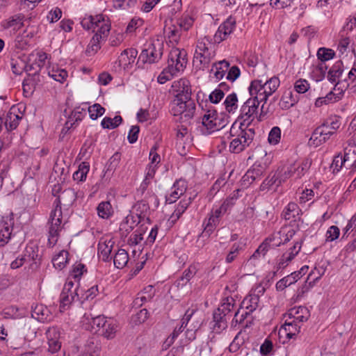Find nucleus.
<instances>
[{
  "label": "nucleus",
  "instance_id": "f257e3e1",
  "mask_svg": "<svg viewBox=\"0 0 356 356\" xmlns=\"http://www.w3.org/2000/svg\"><path fill=\"white\" fill-rule=\"evenodd\" d=\"M76 200V193L72 188L64 190L56 199L54 209L50 213L48 232V245L54 247L58 239L60 232L67 222V213H63L61 205L70 207Z\"/></svg>",
  "mask_w": 356,
  "mask_h": 356
},
{
  "label": "nucleus",
  "instance_id": "f03ea898",
  "mask_svg": "<svg viewBox=\"0 0 356 356\" xmlns=\"http://www.w3.org/2000/svg\"><path fill=\"white\" fill-rule=\"evenodd\" d=\"M186 56L185 50L172 49L168 56V67L159 75L158 82L161 84L165 83L179 72L184 71L187 64Z\"/></svg>",
  "mask_w": 356,
  "mask_h": 356
},
{
  "label": "nucleus",
  "instance_id": "7ed1b4c3",
  "mask_svg": "<svg viewBox=\"0 0 356 356\" xmlns=\"http://www.w3.org/2000/svg\"><path fill=\"white\" fill-rule=\"evenodd\" d=\"M237 122H234L229 131L230 138L229 151L238 154L248 147L253 140L255 135L254 129L240 128L236 127Z\"/></svg>",
  "mask_w": 356,
  "mask_h": 356
},
{
  "label": "nucleus",
  "instance_id": "20e7f679",
  "mask_svg": "<svg viewBox=\"0 0 356 356\" xmlns=\"http://www.w3.org/2000/svg\"><path fill=\"white\" fill-rule=\"evenodd\" d=\"M259 106V103L257 102V100L251 97L242 105L239 119L236 121L237 122H239L238 126L240 128L250 129L249 126L255 118H257L259 121L264 120L268 111L265 109L264 104H263L261 106L260 113L258 115Z\"/></svg>",
  "mask_w": 356,
  "mask_h": 356
},
{
  "label": "nucleus",
  "instance_id": "39448f33",
  "mask_svg": "<svg viewBox=\"0 0 356 356\" xmlns=\"http://www.w3.org/2000/svg\"><path fill=\"white\" fill-rule=\"evenodd\" d=\"M214 56L215 51L209 40L207 38L199 40L193 57V63L197 67L202 70L209 67Z\"/></svg>",
  "mask_w": 356,
  "mask_h": 356
},
{
  "label": "nucleus",
  "instance_id": "423d86ee",
  "mask_svg": "<svg viewBox=\"0 0 356 356\" xmlns=\"http://www.w3.org/2000/svg\"><path fill=\"white\" fill-rule=\"evenodd\" d=\"M170 112L174 116H179L182 122H189L194 116L195 104L191 98L174 97L170 103Z\"/></svg>",
  "mask_w": 356,
  "mask_h": 356
},
{
  "label": "nucleus",
  "instance_id": "0eeeda50",
  "mask_svg": "<svg viewBox=\"0 0 356 356\" xmlns=\"http://www.w3.org/2000/svg\"><path fill=\"white\" fill-rule=\"evenodd\" d=\"M226 123L227 120L219 116L216 110L209 109L202 116V131L205 134H209L224 128Z\"/></svg>",
  "mask_w": 356,
  "mask_h": 356
},
{
  "label": "nucleus",
  "instance_id": "6e6552de",
  "mask_svg": "<svg viewBox=\"0 0 356 356\" xmlns=\"http://www.w3.org/2000/svg\"><path fill=\"white\" fill-rule=\"evenodd\" d=\"M310 167L308 160L302 162H294L289 165L283 166L280 170L281 181H286L290 177L301 178Z\"/></svg>",
  "mask_w": 356,
  "mask_h": 356
},
{
  "label": "nucleus",
  "instance_id": "1a4fd4ad",
  "mask_svg": "<svg viewBox=\"0 0 356 356\" xmlns=\"http://www.w3.org/2000/svg\"><path fill=\"white\" fill-rule=\"evenodd\" d=\"M78 284L75 286L73 281L68 280L65 284L60 297V312H64L74 301L79 300V291Z\"/></svg>",
  "mask_w": 356,
  "mask_h": 356
},
{
  "label": "nucleus",
  "instance_id": "9d476101",
  "mask_svg": "<svg viewBox=\"0 0 356 356\" xmlns=\"http://www.w3.org/2000/svg\"><path fill=\"white\" fill-rule=\"evenodd\" d=\"M355 158L356 145L349 143L348 146L344 147L343 154H339L334 157L330 168L334 173L338 172L343 167L347 168V163L354 161Z\"/></svg>",
  "mask_w": 356,
  "mask_h": 356
},
{
  "label": "nucleus",
  "instance_id": "9b49d317",
  "mask_svg": "<svg viewBox=\"0 0 356 356\" xmlns=\"http://www.w3.org/2000/svg\"><path fill=\"white\" fill-rule=\"evenodd\" d=\"M163 45L159 40L149 43L141 51L138 60L143 63H154L158 62L163 54Z\"/></svg>",
  "mask_w": 356,
  "mask_h": 356
},
{
  "label": "nucleus",
  "instance_id": "f8f14e48",
  "mask_svg": "<svg viewBox=\"0 0 356 356\" xmlns=\"http://www.w3.org/2000/svg\"><path fill=\"white\" fill-rule=\"evenodd\" d=\"M259 301V297L258 295L250 294L247 296L241 304V307L242 309L245 308L247 311L239 316L240 311L238 310L234 314L232 325L236 326L238 323H242L248 314L252 313L257 308Z\"/></svg>",
  "mask_w": 356,
  "mask_h": 356
},
{
  "label": "nucleus",
  "instance_id": "ddd939ff",
  "mask_svg": "<svg viewBox=\"0 0 356 356\" xmlns=\"http://www.w3.org/2000/svg\"><path fill=\"white\" fill-rule=\"evenodd\" d=\"M14 224L13 214L2 216L0 220V247L8 243L10 238L13 226Z\"/></svg>",
  "mask_w": 356,
  "mask_h": 356
},
{
  "label": "nucleus",
  "instance_id": "4468645a",
  "mask_svg": "<svg viewBox=\"0 0 356 356\" xmlns=\"http://www.w3.org/2000/svg\"><path fill=\"white\" fill-rule=\"evenodd\" d=\"M81 24L84 29L95 31L96 29L98 30L101 26H104V24H111L107 17L99 14L95 16L88 15L84 17L81 22Z\"/></svg>",
  "mask_w": 356,
  "mask_h": 356
},
{
  "label": "nucleus",
  "instance_id": "2eb2a0df",
  "mask_svg": "<svg viewBox=\"0 0 356 356\" xmlns=\"http://www.w3.org/2000/svg\"><path fill=\"white\" fill-rule=\"evenodd\" d=\"M236 28V20L229 17L223 23H222L216 32L213 39L216 43H220L226 40L228 36L233 33Z\"/></svg>",
  "mask_w": 356,
  "mask_h": 356
},
{
  "label": "nucleus",
  "instance_id": "dca6fc26",
  "mask_svg": "<svg viewBox=\"0 0 356 356\" xmlns=\"http://www.w3.org/2000/svg\"><path fill=\"white\" fill-rule=\"evenodd\" d=\"M332 134H334V131H330L329 126L323 124L314 131L309 143L311 145L318 147L329 139Z\"/></svg>",
  "mask_w": 356,
  "mask_h": 356
},
{
  "label": "nucleus",
  "instance_id": "f3484780",
  "mask_svg": "<svg viewBox=\"0 0 356 356\" xmlns=\"http://www.w3.org/2000/svg\"><path fill=\"white\" fill-rule=\"evenodd\" d=\"M106 322V318L103 316L92 317L90 314H85L82 318L86 329L94 332L100 331Z\"/></svg>",
  "mask_w": 356,
  "mask_h": 356
},
{
  "label": "nucleus",
  "instance_id": "a211bd4d",
  "mask_svg": "<svg viewBox=\"0 0 356 356\" xmlns=\"http://www.w3.org/2000/svg\"><path fill=\"white\" fill-rule=\"evenodd\" d=\"M111 24H104V26L97 30V33L93 35L88 47V51L97 52L100 49L99 43L104 40L110 31Z\"/></svg>",
  "mask_w": 356,
  "mask_h": 356
},
{
  "label": "nucleus",
  "instance_id": "6ab92c4d",
  "mask_svg": "<svg viewBox=\"0 0 356 356\" xmlns=\"http://www.w3.org/2000/svg\"><path fill=\"white\" fill-rule=\"evenodd\" d=\"M23 113L17 106H12L7 113L6 120H3L4 125L8 131L15 129L19 125V120L22 118Z\"/></svg>",
  "mask_w": 356,
  "mask_h": 356
},
{
  "label": "nucleus",
  "instance_id": "aec40b11",
  "mask_svg": "<svg viewBox=\"0 0 356 356\" xmlns=\"http://www.w3.org/2000/svg\"><path fill=\"white\" fill-rule=\"evenodd\" d=\"M46 335L48 343V351L51 353L58 352L61 348V342L60 341V331L56 327H49Z\"/></svg>",
  "mask_w": 356,
  "mask_h": 356
},
{
  "label": "nucleus",
  "instance_id": "412c9836",
  "mask_svg": "<svg viewBox=\"0 0 356 356\" xmlns=\"http://www.w3.org/2000/svg\"><path fill=\"white\" fill-rule=\"evenodd\" d=\"M114 241L112 239L102 238L98 243V257L105 262L111 261L112 257L111 253L114 245Z\"/></svg>",
  "mask_w": 356,
  "mask_h": 356
},
{
  "label": "nucleus",
  "instance_id": "4be33fe9",
  "mask_svg": "<svg viewBox=\"0 0 356 356\" xmlns=\"http://www.w3.org/2000/svg\"><path fill=\"white\" fill-rule=\"evenodd\" d=\"M172 88L177 94L175 97L191 98V89L190 82L186 79H181L172 83Z\"/></svg>",
  "mask_w": 356,
  "mask_h": 356
},
{
  "label": "nucleus",
  "instance_id": "5701e85b",
  "mask_svg": "<svg viewBox=\"0 0 356 356\" xmlns=\"http://www.w3.org/2000/svg\"><path fill=\"white\" fill-rule=\"evenodd\" d=\"M187 189V183L184 179H179L173 184L171 191L166 196V202L169 204L175 202Z\"/></svg>",
  "mask_w": 356,
  "mask_h": 356
},
{
  "label": "nucleus",
  "instance_id": "b1692460",
  "mask_svg": "<svg viewBox=\"0 0 356 356\" xmlns=\"http://www.w3.org/2000/svg\"><path fill=\"white\" fill-rule=\"evenodd\" d=\"M310 316L309 311L305 307H293L289 310L284 315V318H288L298 323H302L308 320Z\"/></svg>",
  "mask_w": 356,
  "mask_h": 356
},
{
  "label": "nucleus",
  "instance_id": "393cba45",
  "mask_svg": "<svg viewBox=\"0 0 356 356\" xmlns=\"http://www.w3.org/2000/svg\"><path fill=\"white\" fill-rule=\"evenodd\" d=\"M249 93L251 98L257 100V102H264L265 104L267 102V97H264L265 92L263 88V82L261 80H254L251 81L248 88Z\"/></svg>",
  "mask_w": 356,
  "mask_h": 356
},
{
  "label": "nucleus",
  "instance_id": "a878e982",
  "mask_svg": "<svg viewBox=\"0 0 356 356\" xmlns=\"http://www.w3.org/2000/svg\"><path fill=\"white\" fill-rule=\"evenodd\" d=\"M266 168V167L264 164L255 163L243 177V181H248L249 184H251L254 181L260 179L265 172Z\"/></svg>",
  "mask_w": 356,
  "mask_h": 356
},
{
  "label": "nucleus",
  "instance_id": "bb28decb",
  "mask_svg": "<svg viewBox=\"0 0 356 356\" xmlns=\"http://www.w3.org/2000/svg\"><path fill=\"white\" fill-rule=\"evenodd\" d=\"M285 323L280 329V334H284L289 339L296 336L300 330L302 324L285 318Z\"/></svg>",
  "mask_w": 356,
  "mask_h": 356
},
{
  "label": "nucleus",
  "instance_id": "cd10ccee",
  "mask_svg": "<svg viewBox=\"0 0 356 356\" xmlns=\"http://www.w3.org/2000/svg\"><path fill=\"white\" fill-rule=\"evenodd\" d=\"M31 316L43 323L50 321L53 318L49 309L42 304L32 307Z\"/></svg>",
  "mask_w": 356,
  "mask_h": 356
},
{
  "label": "nucleus",
  "instance_id": "c85d7f7f",
  "mask_svg": "<svg viewBox=\"0 0 356 356\" xmlns=\"http://www.w3.org/2000/svg\"><path fill=\"white\" fill-rule=\"evenodd\" d=\"M24 15L22 13L16 14L1 22V26L5 29H12L18 31L24 26Z\"/></svg>",
  "mask_w": 356,
  "mask_h": 356
},
{
  "label": "nucleus",
  "instance_id": "c756f323",
  "mask_svg": "<svg viewBox=\"0 0 356 356\" xmlns=\"http://www.w3.org/2000/svg\"><path fill=\"white\" fill-rule=\"evenodd\" d=\"M295 234L293 229L282 228L280 232L273 236V246H280L289 241Z\"/></svg>",
  "mask_w": 356,
  "mask_h": 356
},
{
  "label": "nucleus",
  "instance_id": "7c9ffc66",
  "mask_svg": "<svg viewBox=\"0 0 356 356\" xmlns=\"http://www.w3.org/2000/svg\"><path fill=\"white\" fill-rule=\"evenodd\" d=\"M301 248V245L296 243L287 252L284 253L280 260V268L286 267L289 263L298 254Z\"/></svg>",
  "mask_w": 356,
  "mask_h": 356
},
{
  "label": "nucleus",
  "instance_id": "2f4dec72",
  "mask_svg": "<svg viewBox=\"0 0 356 356\" xmlns=\"http://www.w3.org/2000/svg\"><path fill=\"white\" fill-rule=\"evenodd\" d=\"M21 332L25 340L30 341L36 337L37 327L32 321L26 320L21 327Z\"/></svg>",
  "mask_w": 356,
  "mask_h": 356
},
{
  "label": "nucleus",
  "instance_id": "473e14b6",
  "mask_svg": "<svg viewBox=\"0 0 356 356\" xmlns=\"http://www.w3.org/2000/svg\"><path fill=\"white\" fill-rule=\"evenodd\" d=\"M343 65L341 61L336 62L330 69L327 73V79L332 83L337 85L339 82V78L343 72Z\"/></svg>",
  "mask_w": 356,
  "mask_h": 356
},
{
  "label": "nucleus",
  "instance_id": "72a5a7b5",
  "mask_svg": "<svg viewBox=\"0 0 356 356\" xmlns=\"http://www.w3.org/2000/svg\"><path fill=\"white\" fill-rule=\"evenodd\" d=\"M138 51L136 49L131 48L124 50L118 58L120 65L126 67L135 61Z\"/></svg>",
  "mask_w": 356,
  "mask_h": 356
},
{
  "label": "nucleus",
  "instance_id": "f704fd0d",
  "mask_svg": "<svg viewBox=\"0 0 356 356\" xmlns=\"http://www.w3.org/2000/svg\"><path fill=\"white\" fill-rule=\"evenodd\" d=\"M229 67V63L222 60L213 65L211 69V73H213L217 79H221L224 77Z\"/></svg>",
  "mask_w": 356,
  "mask_h": 356
},
{
  "label": "nucleus",
  "instance_id": "c9c22d12",
  "mask_svg": "<svg viewBox=\"0 0 356 356\" xmlns=\"http://www.w3.org/2000/svg\"><path fill=\"white\" fill-rule=\"evenodd\" d=\"M118 330V324L116 321L106 318V322L102 328V334L106 339H113Z\"/></svg>",
  "mask_w": 356,
  "mask_h": 356
},
{
  "label": "nucleus",
  "instance_id": "e433bc0d",
  "mask_svg": "<svg viewBox=\"0 0 356 356\" xmlns=\"http://www.w3.org/2000/svg\"><path fill=\"white\" fill-rule=\"evenodd\" d=\"M114 266L119 269H122L127 266L129 261L128 253L123 249H118L113 258Z\"/></svg>",
  "mask_w": 356,
  "mask_h": 356
},
{
  "label": "nucleus",
  "instance_id": "4c0bfd02",
  "mask_svg": "<svg viewBox=\"0 0 356 356\" xmlns=\"http://www.w3.org/2000/svg\"><path fill=\"white\" fill-rule=\"evenodd\" d=\"M97 211L99 217L103 219H108L114 212L113 207L108 201L100 202L97 207Z\"/></svg>",
  "mask_w": 356,
  "mask_h": 356
},
{
  "label": "nucleus",
  "instance_id": "58836bf2",
  "mask_svg": "<svg viewBox=\"0 0 356 356\" xmlns=\"http://www.w3.org/2000/svg\"><path fill=\"white\" fill-rule=\"evenodd\" d=\"M136 225V223L134 220V216H127L120 225V232L122 236L127 237V235L134 229Z\"/></svg>",
  "mask_w": 356,
  "mask_h": 356
},
{
  "label": "nucleus",
  "instance_id": "ea45409f",
  "mask_svg": "<svg viewBox=\"0 0 356 356\" xmlns=\"http://www.w3.org/2000/svg\"><path fill=\"white\" fill-rule=\"evenodd\" d=\"M298 102L296 96H294L290 90H286L280 102V106L284 109H288Z\"/></svg>",
  "mask_w": 356,
  "mask_h": 356
},
{
  "label": "nucleus",
  "instance_id": "a19ab883",
  "mask_svg": "<svg viewBox=\"0 0 356 356\" xmlns=\"http://www.w3.org/2000/svg\"><path fill=\"white\" fill-rule=\"evenodd\" d=\"M47 74L53 79L60 83L64 82L68 76L65 70L54 66L47 69Z\"/></svg>",
  "mask_w": 356,
  "mask_h": 356
},
{
  "label": "nucleus",
  "instance_id": "79ce46f5",
  "mask_svg": "<svg viewBox=\"0 0 356 356\" xmlns=\"http://www.w3.org/2000/svg\"><path fill=\"white\" fill-rule=\"evenodd\" d=\"M197 272V268L195 265L189 266V267L184 271L182 276L179 280H177L178 286L185 285L195 276Z\"/></svg>",
  "mask_w": 356,
  "mask_h": 356
},
{
  "label": "nucleus",
  "instance_id": "37998d69",
  "mask_svg": "<svg viewBox=\"0 0 356 356\" xmlns=\"http://www.w3.org/2000/svg\"><path fill=\"white\" fill-rule=\"evenodd\" d=\"M194 197H188V198L182 199L177 205V207L175 210L171 218H175V220L178 219L181 216V214L186 211V209L190 205Z\"/></svg>",
  "mask_w": 356,
  "mask_h": 356
},
{
  "label": "nucleus",
  "instance_id": "c03bdc74",
  "mask_svg": "<svg viewBox=\"0 0 356 356\" xmlns=\"http://www.w3.org/2000/svg\"><path fill=\"white\" fill-rule=\"evenodd\" d=\"M193 314V309H188L186 312L184 316L181 320V325L179 327H176L170 336L173 337V339H175V340L179 336V334L183 331L184 327H185L187 325L188 321H190Z\"/></svg>",
  "mask_w": 356,
  "mask_h": 356
},
{
  "label": "nucleus",
  "instance_id": "a18cd8bd",
  "mask_svg": "<svg viewBox=\"0 0 356 356\" xmlns=\"http://www.w3.org/2000/svg\"><path fill=\"white\" fill-rule=\"evenodd\" d=\"M122 121V118L120 115H116L113 118L105 117L101 122V125L104 129H113L118 127Z\"/></svg>",
  "mask_w": 356,
  "mask_h": 356
},
{
  "label": "nucleus",
  "instance_id": "49530a36",
  "mask_svg": "<svg viewBox=\"0 0 356 356\" xmlns=\"http://www.w3.org/2000/svg\"><path fill=\"white\" fill-rule=\"evenodd\" d=\"M300 209L297 204L289 202L282 212V216L285 220H289L296 218L299 215Z\"/></svg>",
  "mask_w": 356,
  "mask_h": 356
},
{
  "label": "nucleus",
  "instance_id": "de8ad7c7",
  "mask_svg": "<svg viewBox=\"0 0 356 356\" xmlns=\"http://www.w3.org/2000/svg\"><path fill=\"white\" fill-rule=\"evenodd\" d=\"M68 252L65 250H61L56 254L52 260L53 265L55 268L62 269L67 262Z\"/></svg>",
  "mask_w": 356,
  "mask_h": 356
},
{
  "label": "nucleus",
  "instance_id": "09e8293b",
  "mask_svg": "<svg viewBox=\"0 0 356 356\" xmlns=\"http://www.w3.org/2000/svg\"><path fill=\"white\" fill-rule=\"evenodd\" d=\"M224 105L225 109L229 113H234L238 108V98L235 93H232L227 96Z\"/></svg>",
  "mask_w": 356,
  "mask_h": 356
},
{
  "label": "nucleus",
  "instance_id": "8fccbe9b",
  "mask_svg": "<svg viewBox=\"0 0 356 356\" xmlns=\"http://www.w3.org/2000/svg\"><path fill=\"white\" fill-rule=\"evenodd\" d=\"M181 31L179 29V28L175 24L169 26L167 29L165 30V32L167 34L170 42L172 43L178 42L181 36Z\"/></svg>",
  "mask_w": 356,
  "mask_h": 356
},
{
  "label": "nucleus",
  "instance_id": "3c124183",
  "mask_svg": "<svg viewBox=\"0 0 356 356\" xmlns=\"http://www.w3.org/2000/svg\"><path fill=\"white\" fill-rule=\"evenodd\" d=\"M298 280V277L293 275V273L291 275L284 277V278L279 280L276 284V289L278 291H282L287 286L296 282Z\"/></svg>",
  "mask_w": 356,
  "mask_h": 356
},
{
  "label": "nucleus",
  "instance_id": "603ef678",
  "mask_svg": "<svg viewBox=\"0 0 356 356\" xmlns=\"http://www.w3.org/2000/svg\"><path fill=\"white\" fill-rule=\"evenodd\" d=\"M219 220L212 216H209L202 233L203 236L209 237L216 229L219 224Z\"/></svg>",
  "mask_w": 356,
  "mask_h": 356
},
{
  "label": "nucleus",
  "instance_id": "864d4df0",
  "mask_svg": "<svg viewBox=\"0 0 356 356\" xmlns=\"http://www.w3.org/2000/svg\"><path fill=\"white\" fill-rule=\"evenodd\" d=\"M47 59V54L44 52L38 53L37 58L34 63L30 66V68L35 70V72H39L46 65Z\"/></svg>",
  "mask_w": 356,
  "mask_h": 356
},
{
  "label": "nucleus",
  "instance_id": "5fc2aeb1",
  "mask_svg": "<svg viewBox=\"0 0 356 356\" xmlns=\"http://www.w3.org/2000/svg\"><path fill=\"white\" fill-rule=\"evenodd\" d=\"M3 314L4 317L7 318H20L24 316V314L16 306H10L5 308Z\"/></svg>",
  "mask_w": 356,
  "mask_h": 356
},
{
  "label": "nucleus",
  "instance_id": "6e6d98bb",
  "mask_svg": "<svg viewBox=\"0 0 356 356\" xmlns=\"http://www.w3.org/2000/svg\"><path fill=\"white\" fill-rule=\"evenodd\" d=\"M193 24V19L188 15H183L181 17L177 19V26L181 31H188Z\"/></svg>",
  "mask_w": 356,
  "mask_h": 356
},
{
  "label": "nucleus",
  "instance_id": "4d7b16f0",
  "mask_svg": "<svg viewBox=\"0 0 356 356\" xmlns=\"http://www.w3.org/2000/svg\"><path fill=\"white\" fill-rule=\"evenodd\" d=\"M90 118L92 120H96L99 117L104 115L105 108L102 107L99 104H95L90 106L88 108Z\"/></svg>",
  "mask_w": 356,
  "mask_h": 356
},
{
  "label": "nucleus",
  "instance_id": "13d9d810",
  "mask_svg": "<svg viewBox=\"0 0 356 356\" xmlns=\"http://www.w3.org/2000/svg\"><path fill=\"white\" fill-rule=\"evenodd\" d=\"M335 52L331 49L321 47L317 51L318 58L322 61L325 62L334 58Z\"/></svg>",
  "mask_w": 356,
  "mask_h": 356
},
{
  "label": "nucleus",
  "instance_id": "bf43d9fd",
  "mask_svg": "<svg viewBox=\"0 0 356 356\" xmlns=\"http://www.w3.org/2000/svg\"><path fill=\"white\" fill-rule=\"evenodd\" d=\"M243 249V244L241 243H234L227 254L225 261L227 263H232L238 256L239 252Z\"/></svg>",
  "mask_w": 356,
  "mask_h": 356
},
{
  "label": "nucleus",
  "instance_id": "052dcab7",
  "mask_svg": "<svg viewBox=\"0 0 356 356\" xmlns=\"http://www.w3.org/2000/svg\"><path fill=\"white\" fill-rule=\"evenodd\" d=\"M281 138V129L278 127H274L270 130L268 140L271 145H277Z\"/></svg>",
  "mask_w": 356,
  "mask_h": 356
},
{
  "label": "nucleus",
  "instance_id": "680f3d73",
  "mask_svg": "<svg viewBox=\"0 0 356 356\" xmlns=\"http://www.w3.org/2000/svg\"><path fill=\"white\" fill-rule=\"evenodd\" d=\"M234 306V300L232 298H227L218 308V312H221L224 316H226L233 309Z\"/></svg>",
  "mask_w": 356,
  "mask_h": 356
},
{
  "label": "nucleus",
  "instance_id": "e2e57ef3",
  "mask_svg": "<svg viewBox=\"0 0 356 356\" xmlns=\"http://www.w3.org/2000/svg\"><path fill=\"white\" fill-rule=\"evenodd\" d=\"M85 115L86 110L84 108L77 107L72 111L68 118L75 124L76 122L81 121Z\"/></svg>",
  "mask_w": 356,
  "mask_h": 356
},
{
  "label": "nucleus",
  "instance_id": "0e129e2a",
  "mask_svg": "<svg viewBox=\"0 0 356 356\" xmlns=\"http://www.w3.org/2000/svg\"><path fill=\"white\" fill-rule=\"evenodd\" d=\"M143 24V20L140 18H133L128 24L125 33H134L138 28L140 27Z\"/></svg>",
  "mask_w": 356,
  "mask_h": 356
},
{
  "label": "nucleus",
  "instance_id": "69168bd1",
  "mask_svg": "<svg viewBox=\"0 0 356 356\" xmlns=\"http://www.w3.org/2000/svg\"><path fill=\"white\" fill-rule=\"evenodd\" d=\"M86 266L82 264H76L71 271L70 276L79 282L81 276L86 272Z\"/></svg>",
  "mask_w": 356,
  "mask_h": 356
},
{
  "label": "nucleus",
  "instance_id": "338daca9",
  "mask_svg": "<svg viewBox=\"0 0 356 356\" xmlns=\"http://www.w3.org/2000/svg\"><path fill=\"white\" fill-rule=\"evenodd\" d=\"M309 88V84L305 79L297 80L294 83V90L300 94L306 92Z\"/></svg>",
  "mask_w": 356,
  "mask_h": 356
},
{
  "label": "nucleus",
  "instance_id": "774afa93",
  "mask_svg": "<svg viewBox=\"0 0 356 356\" xmlns=\"http://www.w3.org/2000/svg\"><path fill=\"white\" fill-rule=\"evenodd\" d=\"M340 230L339 228L335 225H332L327 229L325 237L326 241H333L337 239L339 236Z\"/></svg>",
  "mask_w": 356,
  "mask_h": 356
}]
</instances>
